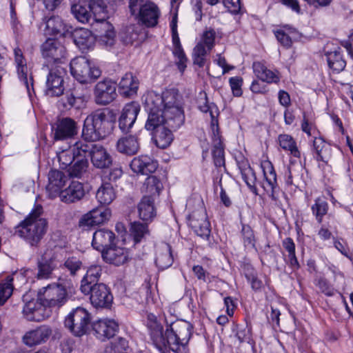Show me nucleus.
Segmentation results:
<instances>
[{
	"instance_id": "nucleus-1",
	"label": "nucleus",
	"mask_w": 353,
	"mask_h": 353,
	"mask_svg": "<svg viewBox=\"0 0 353 353\" xmlns=\"http://www.w3.org/2000/svg\"><path fill=\"white\" fill-rule=\"evenodd\" d=\"M182 97L176 90H167L158 94L148 92L143 98L144 108L148 113L145 128L153 132L164 126L179 129L185 121Z\"/></svg>"
},
{
	"instance_id": "nucleus-2",
	"label": "nucleus",
	"mask_w": 353,
	"mask_h": 353,
	"mask_svg": "<svg viewBox=\"0 0 353 353\" xmlns=\"http://www.w3.org/2000/svg\"><path fill=\"white\" fill-rule=\"evenodd\" d=\"M147 327L151 340L159 353L185 352L193 333L192 325L184 320L172 323L170 329L163 332V326L152 314L148 315Z\"/></svg>"
},
{
	"instance_id": "nucleus-3",
	"label": "nucleus",
	"mask_w": 353,
	"mask_h": 353,
	"mask_svg": "<svg viewBox=\"0 0 353 353\" xmlns=\"http://www.w3.org/2000/svg\"><path fill=\"white\" fill-rule=\"evenodd\" d=\"M42 212V206L35 205L26 218L15 228V234L31 246L37 245L47 231L48 222L40 217Z\"/></svg>"
},
{
	"instance_id": "nucleus-4",
	"label": "nucleus",
	"mask_w": 353,
	"mask_h": 353,
	"mask_svg": "<svg viewBox=\"0 0 353 353\" xmlns=\"http://www.w3.org/2000/svg\"><path fill=\"white\" fill-rule=\"evenodd\" d=\"M113 124L105 112L97 111L84 121L82 136L88 141H99L110 134Z\"/></svg>"
},
{
	"instance_id": "nucleus-5",
	"label": "nucleus",
	"mask_w": 353,
	"mask_h": 353,
	"mask_svg": "<svg viewBox=\"0 0 353 353\" xmlns=\"http://www.w3.org/2000/svg\"><path fill=\"white\" fill-rule=\"evenodd\" d=\"M66 288L61 283H54L42 288L39 292V300L43 301L46 308L51 312L57 310L68 301Z\"/></svg>"
},
{
	"instance_id": "nucleus-6",
	"label": "nucleus",
	"mask_w": 353,
	"mask_h": 353,
	"mask_svg": "<svg viewBox=\"0 0 353 353\" xmlns=\"http://www.w3.org/2000/svg\"><path fill=\"white\" fill-rule=\"evenodd\" d=\"M70 73L79 83H88L97 79L101 74V70L92 66L84 56L77 57L70 63Z\"/></svg>"
},
{
	"instance_id": "nucleus-7",
	"label": "nucleus",
	"mask_w": 353,
	"mask_h": 353,
	"mask_svg": "<svg viewBox=\"0 0 353 353\" xmlns=\"http://www.w3.org/2000/svg\"><path fill=\"white\" fill-rule=\"evenodd\" d=\"M90 314L83 307L74 309L65 319V326L77 336L87 333L90 326Z\"/></svg>"
},
{
	"instance_id": "nucleus-8",
	"label": "nucleus",
	"mask_w": 353,
	"mask_h": 353,
	"mask_svg": "<svg viewBox=\"0 0 353 353\" xmlns=\"http://www.w3.org/2000/svg\"><path fill=\"white\" fill-rule=\"evenodd\" d=\"M190 225L194 232L205 239H208L211 233L210 223L203 201L199 202L198 209L189 215Z\"/></svg>"
},
{
	"instance_id": "nucleus-9",
	"label": "nucleus",
	"mask_w": 353,
	"mask_h": 353,
	"mask_svg": "<svg viewBox=\"0 0 353 353\" xmlns=\"http://www.w3.org/2000/svg\"><path fill=\"white\" fill-rule=\"evenodd\" d=\"M25 305L23 308L24 317L30 321H41L50 316V310L47 309L43 301L37 299H29L28 294L23 297Z\"/></svg>"
},
{
	"instance_id": "nucleus-10",
	"label": "nucleus",
	"mask_w": 353,
	"mask_h": 353,
	"mask_svg": "<svg viewBox=\"0 0 353 353\" xmlns=\"http://www.w3.org/2000/svg\"><path fill=\"white\" fill-rule=\"evenodd\" d=\"M117 83L110 79H103L94 88V101L97 104L106 105L117 98Z\"/></svg>"
},
{
	"instance_id": "nucleus-11",
	"label": "nucleus",
	"mask_w": 353,
	"mask_h": 353,
	"mask_svg": "<svg viewBox=\"0 0 353 353\" xmlns=\"http://www.w3.org/2000/svg\"><path fill=\"white\" fill-rule=\"evenodd\" d=\"M65 69L57 65L50 69L46 80V94L50 97H59L63 94V77Z\"/></svg>"
},
{
	"instance_id": "nucleus-12",
	"label": "nucleus",
	"mask_w": 353,
	"mask_h": 353,
	"mask_svg": "<svg viewBox=\"0 0 353 353\" xmlns=\"http://www.w3.org/2000/svg\"><path fill=\"white\" fill-rule=\"evenodd\" d=\"M85 84L79 82L66 90L61 99L65 108H80L84 105L88 94V89Z\"/></svg>"
},
{
	"instance_id": "nucleus-13",
	"label": "nucleus",
	"mask_w": 353,
	"mask_h": 353,
	"mask_svg": "<svg viewBox=\"0 0 353 353\" xmlns=\"http://www.w3.org/2000/svg\"><path fill=\"white\" fill-rule=\"evenodd\" d=\"M90 294L91 304L97 308H110L113 301V296L110 289L104 283H95L90 287L86 294Z\"/></svg>"
},
{
	"instance_id": "nucleus-14",
	"label": "nucleus",
	"mask_w": 353,
	"mask_h": 353,
	"mask_svg": "<svg viewBox=\"0 0 353 353\" xmlns=\"http://www.w3.org/2000/svg\"><path fill=\"white\" fill-rule=\"evenodd\" d=\"M111 210L109 208L100 206L92 209L83 215L79 220V225L83 228H89L109 220Z\"/></svg>"
},
{
	"instance_id": "nucleus-15",
	"label": "nucleus",
	"mask_w": 353,
	"mask_h": 353,
	"mask_svg": "<svg viewBox=\"0 0 353 353\" xmlns=\"http://www.w3.org/2000/svg\"><path fill=\"white\" fill-rule=\"evenodd\" d=\"M52 130L56 141L70 139L78 133L77 123L68 117L59 119L52 126Z\"/></svg>"
},
{
	"instance_id": "nucleus-16",
	"label": "nucleus",
	"mask_w": 353,
	"mask_h": 353,
	"mask_svg": "<svg viewBox=\"0 0 353 353\" xmlns=\"http://www.w3.org/2000/svg\"><path fill=\"white\" fill-rule=\"evenodd\" d=\"M140 112V106L136 102L127 103L119 118V127L123 133L130 132Z\"/></svg>"
},
{
	"instance_id": "nucleus-17",
	"label": "nucleus",
	"mask_w": 353,
	"mask_h": 353,
	"mask_svg": "<svg viewBox=\"0 0 353 353\" xmlns=\"http://www.w3.org/2000/svg\"><path fill=\"white\" fill-rule=\"evenodd\" d=\"M160 15L161 11L157 5L147 1L141 10V12L135 19L139 24L144 25L148 28H153L158 24Z\"/></svg>"
},
{
	"instance_id": "nucleus-18",
	"label": "nucleus",
	"mask_w": 353,
	"mask_h": 353,
	"mask_svg": "<svg viewBox=\"0 0 353 353\" xmlns=\"http://www.w3.org/2000/svg\"><path fill=\"white\" fill-rule=\"evenodd\" d=\"M52 333V331L50 326L40 325L34 330L27 332L23 335L22 341L26 345L32 347L46 343Z\"/></svg>"
},
{
	"instance_id": "nucleus-19",
	"label": "nucleus",
	"mask_w": 353,
	"mask_h": 353,
	"mask_svg": "<svg viewBox=\"0 0 353 353\" xmlns=\"http://www.w3.org/2000/svg\"><path fill=\"white\" fill-rule=\"evenodd\" d=\"M41 52L44 58L57 63L65 57L66 50L60 41L48 39L41 46Z\"/></svg>"
},
{
	"instance_id": "nucleus-20",
	"label": "nucleus",
	"mask_w": 353,
	"mask_h": 353,
	"mask_svg": "<svg viewBox=\"0 0 353 353\" xmlns=\"http://www.w3.org/2000/svg\"><path fill=\"white\" fill-rule=\"evenodd\" d=\"M92 329L99 339L105 341L115 335L119 330V325L112 319H101L94 323Z\"/></svg>"
},
{
	"instance_id": "nucleus-21",
	"label": "nucleus",
	"mask_w": 353,
	"mask_h": 353,
	"mask_svg": "<svg viewBox=\"0 0 353 353\" xmlns=\"http://www.w3.org/2000/svg\"><path fill=\"white\" fill-rule=\"evenodd\" d=\"M158 165L157 161L148 155L134 157L130 165L134 173L145 175L154 172Z\"/></svg>"
},
{
	"instance_id": "nucleus-22",
	"label": "nucleus",
	"mask_w": 353,
	"mask_h": 353,
	"mask_svg": "<svg viewBox=\"0 0 353 353\" xmlns=\"http://www.w3.org/2000/svg\"><path fill=\"white\" fill-rule=\"evenodd\" d=\"M73 41L76 46L82 51L92 48L95 43V37L92 32L86 28H76L70 30Z\"/></svg>"
},
{
	"instance_id": "nucleus-23",
	"label": "nucleus",
	"mask_w": 353,
	"mask_h": 353,
	"mask_svg": "<svg viewBox=\"0 0 353 353\" xmlns=\"http://www.w3.org/2000/svg\"><path fill=\"white\" fill-rule=\"evenodd\" d=\"M46 23V32L52 36H65L72 28L66 24L59 16L52 15L43 19Z\"/></svg>"
},
{
	"instance_id": "nucleus-24",
	"label": "nucleus",
	"mask_w": 353,
	"mask_h": 353,
	"mask_svg": "<svg viewBox=\"0 0 353 353\" xmlns=\"http://www.w3.org/2000/svg\"><path fill=\"white\" fill-rule=\"evenodd\" d=\"M102 257L105 262L119 266L128 261L129 253L123 248L111 246L102 252Z\"/></svg>"
},
{
	"instance_id": "nucleus-25",
	"label": "nucleus",
	"mask_w": 353,
	"mask_h": 353,
	"mask_svg": "<svg viewBox=\"0 0 353 353\" xmlns=\"http://www.w3.org/2000/svg\"><path fill=\"white\" fill-rule=\"evenodd\" d=\"M67 176L61 171L52 170L48 174V184L46 190L50 193V197L61 196V189L65 185Z\"/></svg>"
},
{
	"instance_id": "nucleus-26",
	"label": "nucleus",
	"mask_w": 353,
	"mask_h": 353,
	"mask_svg": "<svg viewBox=\"0 0 353 353\" xmlns=\"http://www.w3.org/2000/svg\"><path fill=\"white\" fill-rule=\"evenodd\" d=\"M115 235L111 230L100 229L93 234L92 245L95 250L103 252L111 247Z\"/></svg>"
},
{
	"instance_id": "nucleus-27",
	"label": "nucleus",
	"mask_w": 353,
	"mask_h": 353,
	"mask_svg": "<svg viewBox=\"0 0 353 353\" xmlns=\"http://www.w3.org/2000/svg\"><path fill=\"white\" fill-rule=\"evenodd\" d=\"M93 166L97 169L108 168L112 163L111 155L101 145L97 144L90 159Z\"/></svg>"
},
{
	"instance_id": "nucleus-28",
	"label": "nucleus",
	"mask_w": 353,
	"mask_h": 353,
	"mask_svg": "<svg viewBox=\"0 0 353 353\" xmlns=\"http://www.w3.org/2000/svg\"><path fill=\"white\" fill-rule=\"evenodd\" d=\"M163 185L159 179L156 176H150L146 178L141 188L143 194L142 199H152L160 196Z\"/></svg>"
},
{
	"instance_id": "nucleus-29",
	"label": "nucleus",
	"mask_w": 353,
	"mask_h": 353,
	"mask_svg": "<svg viewBox=\"0 0 353 353\" xmlns=\"http://www.w3.org/2000/svg\"><path fill=\"white\" fill-rule=\"evenodd\" d=\"M139 80L132 73H126L121 79L119 84V91L125 97L134 96L139 88Z\"/></svg>"
},
{
	"instance_id": "nucleus-30",
	"label": "nucleus",
	"mask_w": 353,
	"mask_h": 353,
	"mask_svg": "<svg viewBox=\"0 0 353 353\" xmlns=\"http://www.w3.org/2000/svg\"><path fill=\"white\" fill-rule=\"evenodd\" d=\"M140 148L138 137L136 135H129L121 137L117 143L118 152L127 155L137 154Z\"/></svg>"
},
{
	"instance_id": "nucleus-31",
	"label": "nucleus",
	"mask_w": 353,
	"mask_h": 353,
	"mask_svg": "<svg viewBox=\"0 0 353 353\" xmlns=\"http://www.w3.org/2000/svg\"><path fill=\"white\" fill-rule=\"evenodd\" d=\"M101 272L102 268L100 265H94L88 268L81 282L80 290L83 294H87L90 290V287L98 283Z\"/></svg>"
},
{
	"instance_id": "nucleus-32",
	"label": "nucleus",
	"mask_w": 353,
	"mask_h": 353,
	"mask_svg": "<svg viewBox=\"0 0 353 353\" xmlns=\"http://www.w3.org/2000/svg\"><path fill=\"white\" fill-rule=\"evenodd\" d=\"M94 141L83 138V140L77 141L71 145L75 158L83 160L88 159V157L91 159L92 151L97 145L94 143Z\"/></svg>"
},
{
	"instance_id": "nucleus-33",
	"label": "nucleus",
	"mask_w": 353,
	"mask_h": 353,
	"mask_svg": "<svg viewBox=\"0 0 353 353\" xmlns=\"http://www.w3.org/2000/svg\"><path fill=\"white\" fill-rule=\"evenodd\" d=\"M238 167L241 172L242 179L247 184L250 190L256 195L258 194L255 185L256 177L254 170L251 168L248 160L243 157L238 162Z\"/></svg>"
},
{
	"instance_id": "nucleus-34",
	"label": "nucleus",
	"mask_w": 353,
	"mask_h": 353,
	"mask_svg": "<svg viewBox=\"0 0 353 353\" xmlns=\"http://www.w3.org/2000/svg\"><path fill=\"white\" fill-rule=\"evenodd\" d=\"M178 129H171L169 126H164L162 128H159L152 132V139L156 145L159 148H166L168 147L173 141V131Z\"/></svg>"
},
{
	"instance_id": "nucleus-35",
	"label": "nucleus",
	"mask_w": 353,
	"mask_h": 353,
	"mask_svg": "<svg viewBox=\"0 0 353 353\" xmlns=\"http://www.w3.org/2000/svg\"><path fill=\"white\" fill-rule=\"evenodd\" d=\"M254 73L259 79L268 83H278L279 76L274 72L269 70L262 62L255 61L252 64Z\"/></svg>"
},
{
	"instance_id": "nucleus-36",
	"label": "nucleus",
	"mask_w": 353,
	"mask_h": 353,
	"mask_svg": "<svg viewBox=\"0 0 353 353\" xmlns=\"http://www.w3.org/2000/svg\"><path fill=\"white\" fill-rule=\"evenodd\" d=\"M313 150L315 152L314 158L327 164L332 157V148L321 138H315L313 141Z\"/></svg>"
},
{
	"instance_id": "nucleus-37",
	"label": "nucleus",
	"mask_w": 353,
	"mask_h": 353,
	"mask_svg": "<svg viewBox=\"0 0 353 353\" xmlns=\"http://www.w3.org/2000/svg\"><path fill=\"white\" fill-rule=\"evenodd\" d=\"M173 261L170 245L168 243L161 244L157 252L155 259L157 265L159 268L164 270L171 266Z\"/></svg>"
},
{
	"instance_id": "nucleus-38",
	"label": "nucleus",
	"mask_w": 353,
	"mask_h": 353,
	"mask_svg": "<svg viewBox=\"0 0 353 353\" xmlns=\"http://www.w3.org/2000/svg\"><path fill=\"white\" fill-rule=\"evenodd\" d=\"M59 266V261L55 257L49 259H43L38 263V279H48L52 278L53 271Z\"/></svg>"
},
{
	"instance_id": "nucleus-39",
	"label": "nucleus",
	"mask_w": 353,
	"mask_h": 353,
	"mask_svg": "<svg viewBox=\"0 0 353 353\" xmlns=\"http://www.w3.org/2000/svg\"><path fill=\"white\" fill-rule=\"evenodd\" d=\"M88 8L94 15L97 21H106L108 10L105 0H89Z\"/></svg>"
},
{
	"instance_id": "nucleus-40",
	"label": "nucleus",
	"mask_w": 353,
	"mask_h": 353,
	"mask_svg": "<svg viewBox=\"0 0 353 353\" xmlns=\"http://www.w3.org/2000/svg\"><path fill=\"white\" fill-rule=\"evenodd\" d=\"M327 65L334 73H340L345 66L346 61L343 59L342 54L337 51L330 52L325 54Z\"/></svg>"
},
{
	"instance_id": "nucleus-41",
	"label": "nucleus",
	"mask_w": 353,
	"mask_h": 353,
	"mask_svg": "<svg viewBox=\"0 0 353 353\" xmlns=\"http://www.w3.org/2000/svg\"><path fill=\"white\" fill-rule=\"evenodd\" d=\"M140 28L137 25H130L123 28L119 37L124 45H131L139 39Z\"/></svg>"
},
{
	"instance_id": "nucleus-42",
	"label": "nucleus",
	"mask_w": 353,
	"mask_h": 353,
	"mask_svg": "<svg viewBox=\"0 0 353 353\" xmlns=\"http://www.w3.org/2000/svg\"><path fill=\"white\" fill-rule=\"evenodd\" d=\"M138 212L141 219L151 221L157 214L152 200H141L138 205Z\"/></svg>"
},
{
	"instance_id": "nucleus-43",
	"label": "nucleus",
	"mask_w": 353,
	"mask_h": 353,
	"mask_svg": "<svg viewBox=\"0 0 353 353\" xmlns=\"http://www.w3.org/2000/svg\"><path fill=\"white\" fill-rule=\"evenodd\" d=\"M278 140L279 145L283 150L289 151L290 154L294 157H301V152L299 150L296 143L292 136L286 134H280Z\"/></svg>"
},
{
	"instance_id": "nucleus-44",
	"label": "nucleus",
	"mask_w": 353,
	"mask_h": 353,
	"mask_svg": "<svg viewBox=\"0 0 353 353\" xmlns=\"http://www.w3.org/2000/svg\"><path fill=\"white\" fill-rule=\"evenodd\" d=\"M17 72L19 79L24 84L29 97H31V90L33 93L34 92L33 88V77L30 70L26 64L17 68Z\"/></svg>"
},
{
	"instance_id": "nucleus-45",
	"label": "nucleus",
	"mask_w": 353,
	"mask_h": 353,
	"mask_svg": "<svg viewBox=\"0 0 353 353\" xmlns=\"http://www.w3.org/2000/svg\"><path fill=\"white\" fill-rule=\"evenodd\" d=\"M204 98L203 101H200L198 105V108L200 111L204 113L209 112L211 117V125H217V116L219 115L218 108L215 103H210L208 100L206 93L203 94Z\"/></svg>"
},
{
	"instance_id": "nucleus-46",
	"label": "nucleus",
	"mask_w": 353,
	"mask_h": 353,
	"mask_svg": "<svg viewBox=\"0 0 353 353\" xmlns=\"http://www.w3.org/2000/svg\"><path fill=\"white\" fill-rule=\"evenodd\" d=\"M85 195L83 184L79 181H72L70 185L61 193L63 199H82Z\"/></svg>"
},
{
	"instance_id": "nucleus-47",
	"label": "nucleus",
	"mask_w": 353,
	"mask_h": 353,
	"mask_svg": "<svg viewBox=\"0 0 353 353\" xmlns=\"http://www.w3.org/2000/svg\"><path fill=\"white\" fill-rule=\"evenodd\" d=\"M71 12L74 17L83 23H88L92 18V13L90 10L80 2L72 6Z\"/></svg>"
},
{
	"instance_id": "nucleus-48",
	"label": "nucleus",
	"mask_w": 353,
	"mask_h": 353,
	"mask_svg": "<svg viewBox=\"0 0 353 353\" xmlns=\"http://www.w3.org/2000/svg\"><path fill=\"white\" fill-rule=\"evenodd\" d=\"M88 166V159L83 160L75 158L69 168L68 174L71 177L81 178L87 172Z\"/></svg>"
},
{
	"instance_id": "nucleus-49",
	"label": "nucleus",
	"mask_w": 353,
	"mask_h": 353,
	"mask_svg": "<svg viewBox=\"0 0 353 353\" xmlns=\"http://www.w3.org/2000/svg\"><path fill=\"white\" fill-rule=\"evenodd\" d=\"M59 266L66 270L70 275L74 276L81 269L83 263L79 258L70 256L66 258L63 263L59 262Z\"/></svg>"
},
{
	"instance_id": "nucleus-50",
	"label": "nucleus",
	"mask_w": 353,
	"mask_h": 353,
	"mask_svg": "<svg viewBox=\"0 0 353 353\" xmlns=\"http://www.w3.org/2000/svg\"><path fill=\"white\" fill-rule=\"evenodd\" d=\"M105 32L99 36V41L106 47H111L115 42V32L113 27L107 21L101 22Z\"/></svg>"
},
{
	"instance_id": "nucleus-51",
	"label": "nucleus",
	"mask_w": 353,
	"mask_h": 353,
	"mask_svg": "<svg viewBox=\"0 0 353 353\" xmlns=\"http://www.w3.org/2000/svg\"><path fill=\"white\" fill-rule=\"evenodd\" d=\"M14 276H8L0 283V305H3L10 297L13 292Z\"/></svg>"
},
{
	"instance_id": "nucleus-52",
	"label": "nucleus",
	"mask_w": 353,
	"mask_h": 353,
	"mask_svg": "<svg viewBox=\"0 0 353 353\" xmlns=\"http://www.w3.org/2000/svg\"><path fill=\"white\" fill-rule=\"evenodd\" d=\"M208 51L203 43L199 42L193 49L192 59L194 64L197 65L200 68L203 67Z\"/></svg>"
},
{
	"instance_id": "nucleus-53",
	"label": "nucleus",
	"mask_w": 353,
	"mask_h": 353,
	"mask_svg": "<svg viewBox=\"0 0 353 353\" xmlns=\"http://www.w3.org/2000/svg\"><path fill=\"white\" fill-rule=\"evenodd\" d=\"M57 158L61 168L66 169L70 167L75 160V156L71 145L68 149H63L57 153Z\"/></svg>"
},
{
	"instance_id": "nucleus-54",
	"label": "nucleus",
	"mask_w": 353,
	"mask_h": 353,
	"mask_svg": "<svg viewBox=\"0 0 353 353\" xmlns=\"http://www.w3.org/2000/svg\"><path fill=\"white\" fill-rule=\"evenodd\" d=\"M302 170L301 165L291 164L285 170V183L288 185L292 186V185L297 186L299 179V170Z\"/></svg>"
},
{
	"instance_id": "nucleus-55",
	"label": "nucleus",
	"mask_w": 353,
	"mask_h": 353,
	"mask_svg": "<svg viewBox=\"0 0 353 353\" xmlns=\"http://www.w3.org/2000/svg\"><path fill=\"white\" fill-rule=\"evenodd\" d=\"M97 199H115L117 194L112 184L103 182L96 192Z\"/></svg>"
},
{
	"instance_id": "nucleus-56",
	"label": "nucleus",
	"mask_w": 353,
	"mask_h": 353,
	"mask_svg": "<svg viewBox=\"0 0 353 353\" xmlns=\"http://www.w3.org/2000/svg\"><path fill=\"white\" fill-rule=\"evenodd\" d=\"M148 231V226L145 224L136 221L131 223L130 234L135 243H139Z\"/></svg>"
},
{
	"instance_id": "nucleus-57",
	"label": "nucleus",
	"mask_w": 353,
	"mask_h": 353,
	"mask_svg": "<svg viewBox=\"0 0 353 353\" xmlns=\"http://www.w3.org/2000/svg\"><path fill=\"white\" fill-rule=\"evenodd\" d=\"M263 174L268 183L272 189V199H276V196L274 195V189L276 188L274 187V184L276 181V174L273 165L270 162L267 163L266 165L263 167Z\"/></svg>"
},
{
	"instance_id": "nucleus-58",
	"label": "nucleus",
	"mask_w": 353,
	"mask_h": 353,
	"mask_svg": "<svg viewBox=\"0 0 353 353\" xmlns=\"http://www.w3.org/2000/svg\"><path fill=\"white\" fill-rule=\"evenodd\" d=\"M236 336L241 343H250L252 341V328L248 323L236 327Z\"/></svg>"
},
{
	"instance_id": "nucleus-59",
	"label": "nucleus",
	"mask_w": 353,
	"mask_h": 353,
	"mask_svg": "<svg viewBox=\"0 0 353 353\" xmlns=\"http://www.w3.org/2000/svg\"><path fill=\"white\" fill-rule=\"evenodd\" d=\"M216 37V32L214 29L210 28L205 30L201 36V40L200 42L203 43V46L206 47L208 51H210L214 46V40Z\"/></svg>"
},
{
	"instance_id": "nucleus-60",
	"label": "nucleus",
	"mask_w": 353,
	"mask_h": 353,
	"mask_svg": "<svg viewBox=\"0 0 353 353\" xmlns=\"http://www.w3.org/2000/svg\"><path fill=\"white\" fill-rule=\"evenodd\" d=\"M172 53L178 59L176 65L179 70L183 72L186 68L188 59L185 54L182 46L173 47Z\"/></svg>"
},
{
	"instance_id": "nucleus-61",
	"label": "nucleus",
	"mask_w": 353,
	"mask_h": 353,
	"mask_svg": "<svg viewBox=\"0 0 353 353\" xmlns=\"http://www.w3.org/2000/svg\"><path fill=\"white\" fill-rule=\"evenodd\" d=\"M314 283L320 289L321 292L326 296H332L336 292V290H335L323 277L316 278Z\"/></svg>"
},
{
	"instance_id": "nucleus-62",
	"label": "nucleus",
	"mask_w": 353,
	"mask_h": 353,
	"mask_svg": "<svg viewBox=\"0 0 353 353\" xmlns=\"http://www.w3.org/2000/svg\"><path fill=\"white\" fill-rule=\"evenodd\" d=\"M245 277L250 283L252 290L255 291L261 290L263 287V282L258 278L255 271L252 268L247 270Z\"/></svg>"
},
{
	"instance_id": "nucleus-63",
	"label": "nucleus",
	"mask_w": 353,
	"mask_h": 353,
	"mask_svg": "<svg viewBox=\"0 0 353 353\" xmlns=\"http://www.w3.org/2000/svg\"><path fill=\"white\" fill-rule=\"evenodd\" d=\"M312 210L318 222L321 223L322 221V217L327 213V204L323 200H317L315 205L312 207Z\"/></svg>"
},
{
	"instance_id": "nucleus-64",
	"label": "nucleus",
	"mask_w": 353,
	"mask_h": 353,
	"mask_svg": "<svg viewBox=\"0 0 353 353\" xmlns=\"http://www.w3.org/2000/svg\"><path fill=\"white\" fill-rule=\"evenodd\" d=\"M212 154L216 167L225 165L224 149L223 145L213 146Z\"/></svg>"
}]
</instances>
